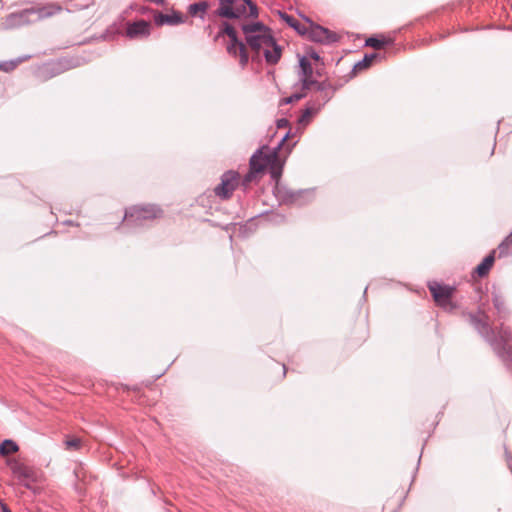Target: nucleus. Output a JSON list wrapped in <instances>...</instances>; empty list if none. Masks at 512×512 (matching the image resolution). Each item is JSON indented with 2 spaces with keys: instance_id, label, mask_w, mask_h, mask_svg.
Segmentation results:
<instances>
[{
  "instance_id": "31",
  "label": "nucleus",
  "mask_w": 512,
  "mask_h": 512,
  "mask_svg": "<svg viewBox=\"0 0 512 512\" xmlns=\"http://www.w3.org/2000/svg\"><path fill=\"white\" fill-rule=\"evenodd\" d=\"M306 96V93L305 92H301V93H294L292 95H290L289 97H286L283 102L285 104H291L295 101H298L302 98H304Z\"/></svg>"
},
{
  "instance_id": "29",
  "label": "nucleus",
  "mask_w": 512,
  "mask_h": 512,
  "mask_svg": "<svg viewBox=\"0 0 512 512\" xmlns=\"http://www.w3.org/2000/svg\"><path fill=\"white\" fill-rule=\"evenodd\" d=\"M322 105H318V107H314V108H311V107H306L302 113V115L300 116L299 118V122L300 123H306L309 121V118L312 116L313 113L317 112L320 108H321Z\"/></svg>"
},
{
  "instance_id": "6",
  "label": "nucleus",
  "mask_w": 512,
  "mask_h": 512,
  "mask_svg": "<svg viewBox=\"0 0 512 512\" xmlns=\"http://www.w3.org/2000/svg\"><path fill=\"white\" fill-rule=\"evenodd\" d=\"M305 20L310 24L307 28L306 35L312 42L330 45L339 41V36L335 32L319 24L313 23L308 18H305Z\"/></svg>"
},
{
  "instance_id": "9",
  "label": "nucleus",
  "mask_w": 512,
  "mask_h": 512,
  "mask_svg": "<svg viewBox=\"0 0 512 512\" xmlns=\"http://www.w3.org/2000/svg\"><path fill=\"white\" fill-rule=\"evenodd\" d=\"M289 136V132H287L278 145L274 147L273 149H270L267 146H263L259 149H257L252 156H257V163L260 165H263V171L268 167L269 163H271L273 160H275L277 153L281 149L284 142L287 140Z\"/></svg>"
},
{
  "instance_id": "32",
  "label": "nucleus",
  "mask_w": 512,
  "mask_h": 512,
  "mask_svg": "<svg viewBox=\"0 0 512 512\" xmlns=\"http://www.w3.org/2000/svg\"><path fill=\"white\" fill-rule=\"evenodd\" d=\"M306 56H307V58L313 59L315 61H322V58L320 57L318 52H316L313 49L308 50Z\"/></svg>"
},
{
  "instance_id": "16",
  "label": "nucleus",
  "mask_w": 512,
  "mask_h": 512,
  "mask_svg": "<svg viewBox=\"0 0 512 512\" xmlns=\"http://www.w3.org/2000/svg\"><path fill=\"white\" fill-rule=\"evenodd\" d=\"M34 11L37 16L35 20H41L61 12L62 6L57 3H50L42 7L34 8Z\"/></svg>"
},
{
  "instance_id": "11",
  "label": "nucleus",
  "mask_w": 512,
  "mask_h": 512,
  "mask_svg": "<svg viewBox=\"0 0 512 512\" xmlns=\"http://www.w3.org/2000/svg\"><path fill=\"white\" fill-rule=\"evenodd\" d=\"M11 470L14 476L17 477L26 488H30V483L36 480L34 470L23 463L15 462L11 466Z\"/></svg>"
},
{
  "instance_id": "19",
  "label": "nucleus",
  "mask_w": 512,
  "mask_h": 512,
  "mask_svg": "<svg viewBox=\"0 0 512 512\" xmlns=\"http://www.w3.org/2000/svg\"><path fill=\"white\" fill-rule=\"evenodd\" d=\"M312 86H315L316 90L319 91L321 93V100H322V103H320V105H324L326 104L333 96V93H334V89H332V86L329 82L327 81H321V82H318L316 81V83H314Z\"/></svg>"
},
{
  "instance_id": "20",
  "label": "nucleus",
  "mask_w": 512,
  "mask_h": 512,
  "mask_svg": "<svg viewBox=\"0 0 512 512\" xmlns=\"http://www.w3.org/2000/svg\"><path fill=\"white\" fill-rule=\"evenodd\" d=\"M492 303L493 306L497 312L498 319H505L509 311L506 307L505 300L499 293L493 292L492 293Z\"/></svg>"
},
{
  "instance_id": "36",
  "label": "nucleus",
  "mask_w": 512,
  "mask_h": 512,
  "mask_svg": "<svg viewBox=\"0 0 512 512\" xmlns=\"http://www.w3.org/2000/svg\"><path fill=\"white\" fill-rule=\"evenodd\" d=\"M285 373H286V366L283 365V375H285Z\"/></svg>"
},
{
  "instance_id": "17",
  "label": "nucleus",
  "mask_w": 512,
  "mask_h": 512,
  "mask_svg": "<svg viewBox=\"0 0 512 512\" xmlns=\"http://www.w3.org/2000/svg\"><path fill=\"white\" fill-rule=\"evenodd\" d=\"M249 166L248 173L242 179V186L245 188L249 186L258 173L263 172V165L257 163V156H251Z\"/></svg>"
},
{
  "instance_id": "25",
  "label": "nucleus",
  "mask_w": 512,
  "mask_h": 512,
  "mask_svg": "<svg viewBox=\"0 0 512 512\" xmlns=\"http://www.w3.org/2000/svg\"><path fill=\"white\" fill-rule=\"evenodd\" d=\"M30 56H23L19 57L17 59L8 60V61H2L0 62V70L4 72H11L13 71L21 62L29 59Z\"/></svg>"
},
{
  "instance_id": "2",
  "label": "nucleus",
  "mask_w": 512,
  "mask_h": 512,
  "mask_svg": "<svg viewBox=\"0 0 512 512\" xmlns=\"http://www.w3.org/2000/svg\"><path fill=\"white\" fill-rule=\"evenodd\" d=\"M246 44L256 54L263 49L265 60L268 64L275 65L281 58V46L278 45L271 34V29L262 22L243 24L241 27Z\"/></svg>"
},
{
  "instance_id": "34",
  "label": "nucleus",
  "mask_w": 512,
  "mask_h": 512,
  "mask_svg": "<svg viewBox=\"0 0 512 512\" xmlns=\"http://www.w3.org/2000/svg\"><path fill=\"white\" fill-rule=\"evenodd\" d=\"M1 509H2V512H11V510L8 508V506L3 503L1 504Z\"/></svg>"
},
{
  "instance_id": "10",
  "label": "nucleus",
  "mask_w": 512,
  "mask_h": 512,
  "mask_svg": "<svg viewBox=\"0 0 512 512\" xmlns=\"http://www.w3.org/2000/svg\"><path fill=\"white\" fill-rule=\"evenodd\" d=\"M299 67H300L299 77H300V81H301V86H302V90L305 91V90L310 89L312 87V85L314 83H316V80L312 79L313 69H312V65H311L309 59L307 58V56L300 57Z\"/></svg>"
},
{
  "instance_id": "12",
  "label": "nucleus",
  "mask_w": 512,
  "mask_h": 512,
  "mask_svg": "<svg viewBox=\"0 0 512 512\" xmlns=\"http://www.w3.org/2000/svg\"><path fill=\"white\" fill-rule=\"evenodd\" d=\"M32 15H35L34 8L24 9L20 12L10 14L7 17L6 23L9 27L26 25L35 21L30 18Z\"/></svg>"
},
{
  "instance_id": "24",
  "label": "nucleus",
  "mask_w": 512,
  "mask_h": 512,
  "mask_svg": "<svg viewBox=\"0 0 512 512\" xmlns=\"http://www.w3.org/2000/svg\"><path fill=\"white\" fill-rule=\"evenodd\" d=\"M208 7H209L208 2L201 1L198 3L191 4L188 7V12L190 15L199 16V18L203 20L205 18V14H206Z\"/></svg>"
},
{
  "instance_id": "27",
  "label": "nucleus",
  "mask_w": 512,
  "mask_h": 512,
  "mask_svg": "<svg viewBox=\"0 0 512 512\" xmlns=\"http://www.w3.org/2000/svg\"><path fill=\"white\" fill-rule=\"evenodd\" d=\"M377 57H379L377 53L365 54L363 59L354 65L353 70H362L369 67L372 61Z\"/></svg>"
},
{
  "instance_id": "1",
  "label": "nucleus",
  "mask_w": 512,
  "mask_h": 512,
  "mask_svg": "<svg viewBox=\"0 0 512 512\" xmlns=\"http://www.w3.org/2000/svg\"><path fill=\"white\" fill-rule=\"evenodd\" d=\"M471 326L491 345L507 369H512V332L508 326L501 324L497 333L488 321V315L480 311L477 314L464 315Z\"/></svg>"
},
{
  "instance_id": "14",
  "label": "nucleus",
  "mask_w": 512,
  "mask_h": 512,
  "mask_svg": "<svg viewBox=\"0 0 512 512\" xmlns=\"http://www.w3.org/2000/svg\"><path fill=\"white\" fill-rule=\"evenodd\" d=\"M126 34L129 38L148 36L150 34V24L145 20L133 22L128 25Z\"/></svg>"
},
{
  "instance_id": "26",
  "label": "nucleus",
  "mask_w": 512,
  "mask_h": 512,
  "mask_svg": "<svg viewBox=\"0 0 512 512\" xmlns=\"http://www.w3.org/2000/svg\"><path fill=\"white\" fill-rule=\"evenodd\" d=\"M19 450L18 445L10 439H5L0 445V454L7 456Z\"/></svg>"
},
{
  "instance_id": "8",
  "label": "nucleus",
  "mask_w": 512,
  "mask_h": 512,
  "mask_svg": "<svg viewBox=\"0 0 512 512\" xmlns=\"http://www.w3.org/2000/svg\"><path fill=\"white\" fill-rule=\"evenodd\" d=\"M428 287L437 305L449 310L454 308V305L451 302V298L455 291L453 286L441 285L437 282H432L429 283Z\"/></svg>"
},
{
  "instance_id": "33",
  "label": "nucleus",
  "mask_w": 512,
  "mask_h": 512,
  "mask_svg": "<svg viewBox=\"0 0 512 512\" xmlns=\"http://www.w3.org/2000/svg\"><path fill=\"white\" fill-rule=\"evenodd\" d=\"M278 128H286L289 125V121L286 118H280L276 121Z\"/></svg>"
},
{
  "instance_id": "15",
  "label": "nucleus",
  "mask_w": 512,
  "mask_h": 512,
  "mask_svg": "<svg viewBox=\"0 0 512 512\" xmlns=\"http://www.w3.org/2000/svg\"><path fill=\"white\" fill-rule=\"evenodd\" d=\"M274 194L280 202L293 203L296 201L299 192H294L279 182L274 186Z\"/></svg>"
},
{
  "instance_id": "28",
  "label": "nucleus",
  "mask_w": 512,
  "mask_h": 512,
  "mask_svg": "<svg viewBox=\"0 0 512 512\" xmlns=\"http://www.w3.org/2000/svg\"><path fill=\"white\" fill-rule=\"evenodd\" d=\"M391 41L386 39H379L377 37H369L365 41V45L368 47H372L376 50L382 49L386 44H389Z\"/></svg>"
},
{
  "instance_id": "30",
  "label": "nucleus",
  "mask_w": 512,
  "mask_h": 512,
  "mask_svg": "<svg viewBox=\"0 0 512 512\" xmlns=\"http://www.w3.org/2000/svg\"><path fill=\"white\" fill-rule=\"evenodd\" d=\"M66 449L78 450L81 446V440L79 438H71L65 441Z\"/></svg>"
},
{
  "instance_id": "7",
  "label": "nucleus",
  "mask_w": 512,
  "mask_h": 512,
  "mask_svg": "<svg viewBox=\"0 0 512 512\" xmlns=\"http://www.w3.org/2000/svg\"><path fill=\"white\" fill-rule=\"evenodd\" d=\"M239 181V173L233 170L224 172L221 176V182L214 188L216 196L223 200L231 198Z\"/></svg>"
},
{
  "instance_id": "5",
  "label": "nucleus",
  "mask_w": 512,
  "mask_h": 512,
  "mask_svg": "<svg viewBox=\"0 0 512 512\" xmlns=\"http://www.w3.org/2000/svg\"><path fill=\"white\" fill-rule=\"evenodd\" d=\"M162 210L153 204L137 205L126 210L123 220L127 226H143L146 220H153L161 217Z\"/></svg>"
},
{
  "instance_id": "4",
  "label": "nucleus",
  "mask_w": 512,
  "mask_h": 512,
  "mask_svg": "<svg viewBox=\"0 0 512 512\" xmlns=\"http://www.w3.org/2000/svg\"><path fill=\"white\" fill-rule=\"evenodd\" d=\"M224 35H227L229 42L226 45L227 53L239 60V64L242 68H245L249 62V54L245 43L239 39L235 28L228 22H223L222 28L218 31L215 36V41L219 40Z\"/></svg>"
},
{
  "instance_id": "18",
  "label": "nucleus",
  "mask_w": 512,
  "mask_h": 512,
  "mask_svg": "<svg viewBox=\"0 0 512 512\" xmlns=\"http://www.w3.org/2000/svg\"><path fill=\"white\" fill-rule=\"evenodd\" d=\"M79 64L80 60L78 58H61L52 65L51 70L56 73H61L65 70L75 68Z\"/></svg>"
},
{
  "instance_id": "3",
  "label": "nucleus",
  "mask_w": 512,
  "mask_h": 512,
  "mask_svg": "<svg viewBox=\"0 0 512 512\" xmlns=\"http://www.w3.org/2000/svg\"><path fill=\"white\" fill-rule=\"evenodd\" d=\"M215 13L227 19L256 18L258 8L251 0H219Z\"/></svg>"
},
{
  "instance_id": "35",
  "label": "nucleus",
  "mask_w": 512,
  "mask_h": 512,
  "mask_svg": "<svg viewBox=\"0 0 512 512\" xmlns=\"http://www.w3.org/2000/svg\"><path fill=\"white\" fill-rule=\"evenodd\" d=\"M505 454H506L507 459L509 460V459H510V457H511L510 453L506 450V451H505Z\"/></svg>"
},
{
  "instance_id": "22",
  "label": "nucleus",
  "mask_w": 512,
  "mask_h": 512,
  "mask_svg": "<svg viewBox=\"0 0 512 512\" xmlns=\"http://www.w3.org/2000/svg\"><path fill=\"white\" fill-rule=\"evenodd\" d=\"M494 260H495V250H493L489 255H487L479 265H477V267L475 268V273L479 277L486 276L489 273V271L494 263Z\"/></svg>"
},
{
  "instance_id": "23",
  "label": "nucleus",
  "mask_w": 512,
  "mask_h": 512,
  "mask_svg": "<svg viewBox=\"0 0 512 512\" xmlns=\"http://www.w3.org/2000/svg\"><path fill=\"white\" fill-rule=\"evenodd\" d=\"M268 167L270 170L271 179L275 182V184L279 183L282 175L283 163L279 160L278 155L276 156L275 160L269 163Z\"/></svg>"
},
{
  "instance_id": "21",
  "label": "nucleus",
  "mask_w": 512,
  "mask_h": 512,
  "mask_svg": "<svg viewBox=\"0 0 512 512\" xmlns=\"http://www.w3.org/2000/svg\"><path fill=\"white\" fill-rule=\"evenodd\" d=\"M278 15L283 21H285L289 25V27L293 28L300 35H306L307 27L302 25L296 18L283 11H278Z\"/></svg>"
},
{
  "instance_id": "13",
  "label": "nucleus",
  "mask_w": 512,
  "mask_h": 512,
  "mask_svg": "<svg viewBox=\"0 0 512 512\" xmlns=\"http://www.w3.org/2000/svg\"><path fill=\"white\" fill-rule=\"evenodd\" d=\"M155 24L162 25H179L185 22V16L178 11H173L172 14L157 13L154 17Z\"/></svg>"
}]
</instances>
